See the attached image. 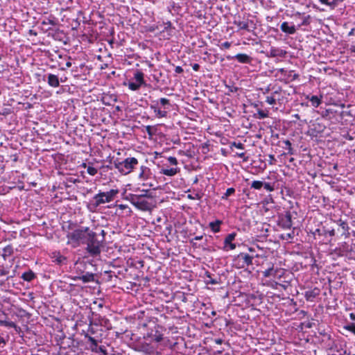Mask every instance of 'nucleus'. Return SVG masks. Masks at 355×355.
Here are the masks:
<instances>
[{
  "instance_id": "obj_10",
  "label": "nucleus",
  "mask_w": 355,
  "mask_h": 355,
  "mask_svg": "<svg viewBox=\"0 0 355 355\" xmlns=\"http://www.w3.org/2000/svg\"><path fill=\"white\" fill-rule=\"evenodd\" d=\"M150 108L154 111V113L155 114V116L158 118H163L166 117L167 115V112L165 110H162L159 106H158V102H155L154 104H152L150 105Z\"/></svg>"
},
{
  "instance_id": "obj_32",
  "label": "nucleus",
  "mask_w": 355,
  "mask_h": 355,
  "mask_svg": "<svg viewBox=\"0 0 355 355\" xmlns=\"http://www.w3.org/2000/svg\"><path fill=\"white\" fill-rule=\"evenodd\" d=\"M263 187L268 191H272L274 190V187L268 182L263 183Z\"/></svg>"
},
{
  "instance_id": "obj_53",
  "label": "nucleus",
  "mask_w": 355,
  "mask_h": 355,
  "mask_svg": "<svg viewBox=\"0 0 355 355\" xmlns=\"http://www.w3.org/2000/svg\"><path fill=\"white\" fill-rule=\"evenodd\" d=\"M297 77H298V75H297V74L295 73V74L293 75V79H295V78H297Z\"/></svg>"
},
{
  "instance_id": "obj_24",
  "label": "nucleus",
  "mask_w": 355,
  "mask_h": 355,
  "mask_svg": "<svg viewBox=\"0 0 355 355\" xmlns=\"http://www.w3.org/2000/svg\"><path fill=\"white\" fill-rule=\"evenodd\" d=\"M0 325L8 327H13V328L16 327V324L13 322L2 320H0Z\"/></svg>"
},
{
  "instance_id": "obj_36",
  "label": "nucleus",
  "mask_w": 355,
  "mask_h": 355,
  "mask_svg": "<svg viewBox=\"0 0 355 355\" xmlns=\"http://www.w3.org/2000/svg\"><path fill=\"white\" fill-rule=\"evenodd\" d=\"M231 46V43L229 42H225L221 44V48L229 49Z\"/></svg>"
},
{
  "instance_id": "obj_37",
  "label": "nucleus",
  "mask_w": 355,
  "mask_h": 355,
  "mask_svg": "<svg viewBox=\"0 0 355 355\" xmlns=\"http://www.w3.org/2000/svg\"><path fill=\"white\" fill-rule=\"evenodd\" d=\"M275 162V157L273 155H269V163L270 164H273Z\"/></svg>"
},
{
  "instance_id": "obj_6",
  "label": "nucleus",
  "mask_w": 355,
  "mask_h": 355,
  "mask_svg": "<svg viewBox=\"0 0 355 355\" xmlns=\"http://www.w3.org/2000/svg\"><path fill=\"white\" fill-rule=\"evenodd\" d=\"M134 78L135 82H130L128 85L132 91L138 90L144 84V73L141 71H137L134 75Z\"/></svg>"
},
{
  "instance_id": "obj_31",
  "label": "nucleus",
  "mask_w": 355,
  "mask_h": 355,
  "mask_svg": "<svg viewBox=\"0 0 355 355\" xmlns=\"http://www.w3.org/2000/svg\"><path fill=\"white\" fill-rule=\"evenodd\" d=\"M162 339H163V336L160 334H156L153 337V340H155L157 343H159V342L162 341Z\"/></svg>"
},
{
  "instance_id": "obj_55",
  "label": "nucleus",
  "mask_w": 355,
  "mask_h": 355,
  "mask_svg": "<svg viewBox=\"0 0 355 355\" xmlns=\"http://www.w3.org/2000/svg\"><path fill=\"white\" fill-rule=\"evenodd\" d=\"M147 129H148V130H149L150 129V126H148V127H147Z\"/></svg>"
},
{
  "instance_id": "obj_44",
  "label": "nucleus",
  "mask_w": 355,
  "mask_h": 355,
  "mask_svg": "<svg viewBox=\"0 0 355 355\" xmlns=\"http://www.w3.org/2000/svg\"><path fill=\"white\" fill-rule=\"evenodd\" d=\"M237 155L241 157V158H243L244 156H245V153H237Z\"/></svg>"
},
{
  "instance_id": "obj_28",
  "label": "nucleus",
  "mask_w": 355,
  "mask_h": 355,
  "mask_svg": "<svg viewBox=\"0 0 355 355\" xmlns=\"http://www.w3.org/2000/svg\"><path fill=\"white\" fill-rule=\"evenodd\" d=\"M87 171L89 175H95L97 173L98 170L92 166H89L87 168Z\"/></svg>"
},
{
  "instance_id": "obj_45",
  "label": "nucleus",
  "mask_w": 355,
  "mask_h": 355,
  "mask_svg": "<svg viewBox=\"0 0 355 355\" xmlns=\"http://www.w3.org/2000/svg\"><path fill=\"white\" fill-rule=\"evenodd\" d=\"M284 143H285V144L286 146H288V147H291V143L288 140L285 141Z\"/></svg>"
},
{
  "instance_id": "obj_19",
  "label": "nucleus",
  "mask_w": 355,
  "mask_h": 355,
  "mask_svg": "<svg viewBox=\"0 0 355 355\" xmlns=\"http://www.w3.org/2000/svg\"><path fill=\"white\" fill-rule=\"evenodd\" d=\"M222 223V222L220 220H216L214 222H211L209 223V227H211V230L214 232H220V224Z\"/></svg>"
},
{
  "instance_id": "obj_14",
  "label": "nucleus",
  "mask_w": 355,
  "mask_h": 355,
  "mask_svg": "<svg viewBox=\"0 0 355 355\" xmlns=\"http://www.w3.org/2000/svg\"><path fill=\"white\" fill-rule=\"evenodd\" d=\"M239 258H241L242 260H243V265H242V267H244L245 266H249L250 264H252V259L253 257L250 256L249 254H245V253H241L239 255Z\"/></svg>"
},
{
  "instance_id": "obj_38",
  "label": "nucleus",
  "mask_w": 355,
  "mask_h": 355,
  "mask_svg": "<svg viewBox=\"0 0 355 355\" xmlns=\"http://www.w3.org/2000/svg\"><path fill=\"white\" fill-rule=\"evenodd\" d=\"M233 145H234L236 148H239V149H243V148H244L243 144H242L241 143H238V144H236V143H234V144H233Z\"/></svg>"
},
{
  "instance_id": "obj_13",
  "label": "nucleus",
  "mask_w": 355,
  "mask_h": 355,
  "mask_svg": "<svg viewBox=\"0 0 355 355\" xmlns=\"http://www.w3.org/2000/svg\"><path fill=\"white\" fill-rule=\"evenodd\" d=\"M48 84L53 87H57L59 86L60 82L58 76L54 74L48 75Z\"/></svg>"
},
{
  "instance_id": "obj_51",
  "label": "nucleus",
  "mask_w": 355,
  "mask_h": 355,
  "mask_svg": "<svg viewBox=\"0 0 355 355\" xmlns=\"http://www.w3.org/2000/svg\"><path fill=\"white\" fill-rule=\"evenodd\" d=\"M66 66H67V67H70L71 66V62H67Z\"/></svg>"
},
{
  "instance_id": "obj_39",
  "label": "nucleus",
  "mask_w": 355,
  "mask_h": 355,
  "mask_svg": "<svg viewBox=\"0 0 355 355\" xmlns=\"http://www.w3.org/2000/svg\"><path fill=\"white\" fill-rule=\"evenodd\" d=\"M327 234H328L330 236H334L335 235V230L334 229L328 230L327 231Z\"/></svg>"
},
{
  "instance_id": "obj_18",
  "label": "nucleus",
  "mask_w": 355,
  "mask_h": 355,
  "mask_svg": "<svg viewBox=\"0 0 355 355\" xmlns=\"http://www.w3.org/2000/svg\"><path fill=\"white\" fill-rule=\"evenodd\" d=\"M279 272V270L277 268L275 269L273 267L269 268L268 269L266 270L263 272V276L265 277H276L277 273Z\"/></svg>"
},
{
  "instance_id": "obj_34",
  "label": "nucleus",
  "mask_w": 355,
  "mask_h": 355,
  "mask_svg": "<svg viewBox=\"0 0 355 355\" xmlns=\"http://www.w3.org/2000/svg\"><path fill=\"white\" fill-rule=\"evenodd\" d=\"M159 103L162 106L165 107L166 105L169 103V101L166 98H162L159 100Z\"/></svg>"
},
{
  "instance_id": "obj_54",
  "label": "nucleus",
  "mask_w": 355,
  "mask_h": 355,
  "mask_svg": "<svg viewBox=\"0 0 355 355\" xmlns=\"http://www.w3.org/2000/svg\"><path fill=\"white\" fill-rule=\"evenodd\" d=\"M201 239H202V236H196V240H200Z\"/></svg>"
},
{
  "instance_id": "obj_20",
  "label": "nucleus",
  "mask_w": 355,
  "mask_h": 355,
  "mask_svg": "<svg viewBox=\"0 0 355 355\" xmlns=\"http://www.w3.org/2000/svg\"><path fill=\"white\" fill-rule=\"evenodd\" d=\"M309 100L314 107H318L321 103V98L317 96H312Z\"/></svg>"
},
{
  "instance_id": "obj_23",
  "label": "nucleus",
  "mask_w": 355,
  "mask_h": 355,
  "mask_svg": "<svg viewBox=\"0 0 355 355\" xmlns=\"http://www.w3.org/2000/svg\"><path fill=\"white\" fill-rule=\"evenodd\" d=\"M80 279L83 282H90L94 280V275L92 274H87L85 275H83L82 277H80Z\"/></svg>"
},
{
  "instance_id": "obj_15",
  "label": "nucleus",
  "mask_w": 355,
  "mask_h": 355,
  "mask_svg": "<svg viewBox=\"0 0 355 355\" xmlns=\"http://www.w3.org/2000/svg\"><path fill=\"white\" fill-rule=\"evenodd\" d=\"M234 58L241 63H250L251 62V58L247 54L239 53L234 56Z\"/></svg>"
},
{
  "instance_id": "obj_40",
  "label": "nucleus",
  "mask_w": 355,
  "mask_h": 355,
  "mask_svg": "<svg viewBox=\"0 0 355 355\" xmlns=\"http://www.w3.org/2000/svg\"><path fill=\"white\" fill-rule=\"evenodd\" d=\"M89 340L92 343V344H93L94 345L96 346L97 345V342L96 340L92 338V337H89Z\"/></svg>"
},
{
  "instance_id": "obj_7",
  "label": "nucleus",
  "mask_w": 355,
  "mask_h": 355,
  "mask_svg": "<svg viewBox=\"0 0 355 355\" xmlns=\"http://www.w3.org/2000/svg\"><path fill=\"white\" fill-rule=\"evenodd\" d=\"M235 236H236L235 233H231L225 237V241H224V244H225L224 248L226 250H232L236 248V244L232 243V241L234 240Z\"/></svg>"
},
{
  "instance_id": "obj_3",
  "label": "nucleus",
  "mask_w": 355,
  "mask_h": 355,
  "mask_svg": "<svg viewBox=\"0 0 355 355\" xmlns=\"http://www.w3.org/2000/svg\"><path fill=\"white\" fill-rule=\"evenodd\" d=\"M137 164V159L135 157H128L123 161L115 164V166L120 173L128 175L132 171Z\"/></svg>"
},
{
  "instance_id": "obj_2",
  "label": "nucleus",
  "mask_w": 355,
  "mask_h": 355,
  "mask_svg": "<svg viewBox=\"0 0 355 355\" xmlns=\"http://www.w3.org/2000/svg\"><path fill=\"white\" fill-rule=\"evenodd\" d=\"M85 243H87V250L89 254L92 255L100 254L101 243L97 240L95 232L91 230Z\"/></svg>"
},
{
  "instance_id": "obj_47",
  "label": "nucleus",
  "mask_w": 355,
  "mask_h": 355,
  "mask_svg": "<svg viewBox=\"0 0 355 355\" xmlns=\"http://www.w3.org/2000/svg\"><path fill=\"white\" fill-rule=\"evenodd\" d=\"M349 50L351 51V52L355 53V46H351Z\"/></svg>"
},
{
  "instance_id": "obj_9",
  "label": "nucleus",
  "mask_w": 355,
  "mask_h": 355,
  "mask_svg": "<svg viewBox=\"0 0 355 355\" xmlns=\"http://www.w3.org/2000/svg\"><path fill=\"white\" fill-rule=\"evenodd\" d=\"M279 225L284 229H290L292 227L291 216L289 213L282 217L279 220Z\"/></svg>"
},
{
  "instance_id": "obj_21",
  "label": "nucleus",
  "mask_w": 355,
  "mask_h": 355,
  "mask_svg": "<svg viewBox=\"0 0 355 355\" xmlns=\"http://www.w3.org/2000/svg\"><path fill=\"white\" fill-rule=\"evenodd\" d=\"M22 278L27 282H30L35 278V274L32 271H28L23 273Z\"/></svg>"
},
{
  "instance_id": "obj_41",
  "label": "nucleus",
  "mask_w": 355,
  "mask_h": 355,
  "mask_svg": "<svg viewBox=\"0 0 355 355\" xmlns=\"http://www.w3.org/2000/svg\"><path fill=\"white\" fill-rule=\"evenodd\" d=\"M349 318L352 320H354L355 321V313H351L349 314Z\"/></svg>"
},
{
  "instance_id": "obj_12",
  "label": "nucleus",
  "mask_w": 355,
  "mask_h": 355,
  "mask_svg": "<svg viewBox=\"0 0 355 355\" xmlns=\"http://www.w3.org/2000/svg\"><path fill=\"white\" fill-rule=\"evenodd\" d=\"M249 20H241L235 19L234 24L240 29V30H248L249 31Z\"/></svg>"
},
{
  "instance_id": "obj_35",
  "label": "nucleus",
  "mask_w": 355,
  "mask_h": 355,
  "mask_svg": "<svg viewBox=\"0 0 355 355\" xmlns=\"http://www.w3.org/2000/svg\"><path fill=\"white\" fill-rule=\"evenodd\" d=\"M339 225L345 230H347L348 226L347 224L345 222H343L342 220L339 221Z\"/></svg>"
},
{
  "instance_id": "obj_43",
  "label": "nucleus",
  "mask_w": 355,
  "mask_h": 355,
  "mask_svg": "<svg viewBox=\"0 0 355 355\" xmlns=\"http://www.w3.org/2000/svg\"><path fill=\"white\" fill-rule=\"evenodd\" d=\"M175 71L178 73H180L182 71V69L180 67H177L175 69Z\"/></svg>"
},
{
  "instance_id": "obj_42",
  "label": "nucleus",
  "mask_w": 355,
  "mask_h": 355,
  "mask_svg": "<svg viewBox=\"0 0 355 355\" xmlns=\"http://www.w3.org/2000/svg\"><path fill=\"white\" fill-rule=\"evenodd\" d=\"M193 70L195 71H198V69H199V65L198 64H195L193 66Z\"/></svg>"
},
{
  "instance_id": "obj_48",
  "label": "nucleus",
  "mask_w": 355,
  "mask_h": 355,
  "mask_svg": "<svg viewBox=\"0 0 355 355\" xmlns=\"http://www.w3.org/2000/svg\"><path fill=\"white\" fill-rule=\"evenodd\" d=\"M259 114L261 116V118H265L266 116V114H265L263 112H259Z\"/></svg>"
},
{
  "instance_id": "obj_46",
  "label": "nucleus",
  "mask_w": 355,
  "mask_h": 355,
  "mask_svg": "<svg viewBox=\"0 0 355 355\" xmlns=\"http://www.w3.org/2000/svg\"><path fill=\"white\" fill-rule=\"evenodd\" d=\"M288 153H289V154H291V155L293 154V148H292V147H291H291H288Z\"/></svg>"
},
{
  "instance_id": "obj_8",
  "label": "nucleus",
  "mask_w": 355,
  "mask_h": 355,
  "mask_svg": "<svg viewBox=\"0 0 355 355\" xmlns=\"http://www.w3.org/2000/svg\"><path fill=\"white\" fill-rule=\"evenodd\" d=\"M104 192H100L94 196V202L92 206L94 208H96L101 204L109 202L108 200H106V197L104 196Z\"/></svg>"
},
{
  "instance_id": "obj_50",
  "label": "nucleus",
  "mask_w": 355,
  "mask_h": 355,
  "mask_svg": "<svg viewBox=\"0 0 355 355\" xmlns=\"http://www.w3.org/2000/svg\"><path fill=\"white\" fill-rule=\"evenodd\" d=\"M210 283H211V284H217V282H216V280L211 279V280L210 281Z\"/></svg>"
},
{
  "instance_id": "obj_1",
  "label": "nucleus",
  "mask_w": 355,
  "mask_h": 355,
  "mask_svg": "<svg viewBox=\"0 0 355 355\" xmlns=\"http://www.w3.org/2000/svg\"><path fill=\"white\" fill-rule=\"evenodd\" d=\"M91 230L87 227H79L71 230L67 234V244L73 248L85 243Z\"/></svg>"
},
{
  "instance_id": "obj_29",
  "label": "nucleus",
  "mask_w": 355,
  "mask_h": 355,
  "mask_svg": "<svg viewBox=\"0 0 355 355\" xmlns=\"http://www.w3.org/2000/svg\"><path fill=\"white\" fill-rule=\"evenodd\" d=\"M344 329L355 335V324H351L344 327Z\"/></svg>"
},
{
  "instance_id": "obj_16",
  "label": "nucleus",
  "mask_w": 355,
  "mask_h": 355,
  "mask_svg": "<svg viewBox=\"0 0 355 355\" xmlns=\"http://www.w3.org/2000/svg\"><path fill=\"white\" fill-rule=\"evenodd\" d=\"M118 189H111L109 191L104 192V196L106 197V200H108V202H111L114 200L115 196L119 193Z\"/></svg>"
},
{
  "instance_id": "obj_25",
  "label": "nucleus",
  "mask_w": 355,
  "mask_h": 355,
  "mask_svg": "<svg viewBox=\"0 0 355 355\" xmlns=\"http://www.w3.org/2000/svg\"><path fill=\"white\" fill-rule=\"evenodd\" d=\"M263 185V182L261 181L255 180L251 184V187L254 189H260Z\"/></svg>"
},
{
  "instance_id": "obj_11",
  "label": "nucleus",
  "mask_w": 355,
  "mask_h": 355,
  "mask_svg": "<svg viewBox=\"0 0 355 355\" xmlns=\"http://www.w3.org/2000/svg\"><path fill=\"white\" fill-rule=\"evenodd\" d=\"M281 30L288 34H293L296 31L294 25H289V24L286 21H284L282 24Z\"/></svg>"
},
{
  "instance_id": "obj_33",
  "label": "nucleus",
  "mask_w": 355,
  "mask_h": 355,
  "mask_svg": "<svg viewBox=\"0 0 355 355\" xmlns=\"http://www.w3.org/2000/svg\"><path fill=\"white\" fill-rule=\"evenodd\" d=\"M168 162L172 165H177L178 164V160L175 157H169L168 158Z\"/></svg>"
},
{
  "instance_id": "obj_5",
  "label": "nucleus",
  "mask_w": 355,
  "mask_h": 355,
  "mask_svg": "<svg viewBox=\"0 0 355 355\" xmlns=\"http://www.w3.org/2000/svg\"><path fill=\"white\" fill-rule=\"evenodd\" d=\"M151 172L150 169L146 166H141L139 168V173L138 174V180L141 182V184L144 187H153V184L148 182V179L150 178Z\"/></svg>"
},
{
  "instance_id": "obj_30",
  "label": "nucleus",
  "mask_w": 355,
  "mask_h": 355,
  "mask_svg": "<svg viewBox=\"0 0 355 355\" xmlns=\"http://www.w3.org/2000/svg\"><path fill=\"white\" fill-rule=\"evenodd\" d=\"M266 101L269 105H274L276 102V100L273 96H268L266 97Z\"/></svg>"
},
{
  "instance_id": "obj_17",
  "label": "nucleus",
  "mask_w": 355,
  "mask_h": 355,
  "mask_svg": "<svg viewBox=\"0 0 355 355\" xmlns=\"http://www.w3.org/2000/svg\"><path fill=\"white\" fill-rule=\"evenodd\" d=\"M179 170L177 168H162L160 171L162 174H164L167 176H173L175 175Z\"/></svg>"
},
{
  "instance_id": "obj_22",
  "label": "nucleus",
  "mask_w": 355,
  "mask_h": 355,
  "mask_svg": "<svg viewBox=\"0 0 355 355\" xmlns=\"http://www.w3.org/2000/svg\"><path fill=\"white\" fill-rule=\"evenodd\" d=\"M270 53L271 57L282 56L284 55L282 50H279L277 49H272L270 51Z\"/></svg>"
},
{
  "instance_id": "obj_52",
  "label": "nucleus",
  "mask_w": 355,
  "mask_h": 355,
  "mask_svg": "<svg viewBox=\"0 0 355 355\" xmlns=\"http://www.w3.org/2000/svg\"><path fill=\"white\" fill-rule=\"evenodd\" d=\"M119 207H120L121 209H125V205H119Z\"/></svg>"
},
{
  "instance_id": "obj_4",
  "label": "nucleus",
  "mask_w": 355,
  "mask_h": 355,
  "mask_svg": "<svg viewBox=\"0 0 355 355\" xmlns=\"http://www.w3.org/2000/svg\"><path fill=\"white\" fill-rule=\"evenodd\" d=\"M129 200L130 202L139 209L146 211L150 209V203L145 200L141 196L130 195Z\"/></svg>"
},
{
  "instance_id": "obj_26",
  "label": "nucleus",
  "mask_w": 355,
  "mask_h": 355,
  "mask_svg": "<svg viewBox=\"0 0 355 355\" xmlns=\"http://www.w3.org/2000/svg\"><path fill=\"white\" fill-rule=\"evenodd\" d=\"M338 0H319L322 4H325L330 6H334L336 4Z\"/></svg>"
},
{
  "instance_id": "obj_27",
  "label": "nucleus",
  "mask_w": 355,
  "mask_h": 355,
  "mask_svg": "<svg viewBox=\"0 0 355 355\" xmlns=\"http://www.w3.org/2000/svg\"><path fill=\"white\" fill-rule=\"evenodd\" d=\"M234 192H235V189L234 188H228L226 190V192L222 196V198L223 199H227L228 198V196L232 195Z\"/></svg>"
},
{
  "instance_id": "obj_49",
  "label": "nucleus",
  "mask_w": 355,
  "mask_h": 355,
  "mask_svg": "<svg viewBox=\"0 0 355 355\" xmlns=\"http://www.w3.org/2000/svg\"><path fill=\"white\" fill-rule=\"evenodd\" d=\"M286 71L284 69H278V72H280L281 73H284Z\"/></svg>"
}]
</instances>
